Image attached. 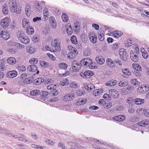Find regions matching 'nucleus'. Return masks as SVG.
I'll list each match as a JSON object with an SVG mask.
<instances>
[{
	"label": "nucleus",
	"mask_w": 149,
	"mask_h": 149,
	"mask_svg": "<svg viewBox=\"0 0 149 149\" xmlns=\"http://www.w3.org/2000/svg\"><path fill=\"white\" fill-rule=\"evenodd\" d=\"M41 91V93L40 95L41 96H42L44 97H45L48 94V92L46 91Z\"/></svg>",
	"instance_id": "nucleus-56"
},
{
	"label": "nucleus",
	"mask_w": 149,
	"mask_h": 149,
	"mask_svg": "<svg viewBox=\"0 0 149 149\" xmlns=\"http://www.w3.org/2000/svg\"><path fill=\"white\" fill-rule=\"evenodd\" d=\"M61 41V40L60 38H56L54 40L52 41L51 45L53 47H56L58 48H59Z\"/></svg>",
	"instance_id": "nucleus-3"
},
{
	"label": "nucleus",
	"mask_w": 149,
	"mask_h": 149,
	"mask_svg": "<svg viewBox=\"0 0 149 149\" xmlns=\"http://www.w3.org/2000/svg\"><path fill=\"white\" fill-rule=\"evenodd\" d=\"M41 91L38 89H35L31 91L30 93L31 95L37 96L40 95Z\"/></svg>",
	"instance_id": "nucleus-19"
},
{
	"label": "nucleus",
	"mask_w": 149,
	"mask_h": 149,
	"mask_svg": "<svg viewBox=\"0 0 149 149\" xmlns=\"http://www.w3.org/2000/svg\"><path fill=\"white\" fill-rule=\"evenodd\" d=\"M133 51H131L130 53V57L132 61L135 62H137L139 59V54L133 53Z\"/></svg>",
	"instance_id": "nucleus-6"
},
{
	"label": "nucleus",
	"mask_w": 149,
	"mask_h": 149,
	"mask_svg": "<svg viewBox=\"0 0 149 149\" xmlns=\"http://www.w3.org/2000/svg\"><path fill=\"white\" fill-rule=\"evenodd\" d=\"M32 40L33 42L36 43L39 42L40 41L38 36H34L32 38Z\"/></svg>",
	"instance_id": "nucleus-44"
},
{
	"label": "nucleus",
	"mask_w": 149,
	"mask_h": 149,
	"mask_svg": "<svg viewBox=\"0 0 149 149\" xmlns=\"http://www.w3.org/2000/svg\"><path fill=\"white\" fill-rule=\"evenodd\" d=\"M21 43L24 44H28L30 42L29 38L26 36H24L22 37L21 40L20 41Z\"/></svg>",
	"instance_id": "nucleus-21"
},
{
	"label": "nucleus",
	"mask_w": 149,
	"mask_h": 149,
	"mask_svg": "<svg viewBox=\"0 0 149 149\" xmlns=\"http://www.w3.org/2000/svg\"><path fill=\"white\" fill-rule=\"evenodd\" d=\"M98 37L100 41H103L104 39V35L102 33H101V32L100 34H99Z\"/></svg>",
	"instance_id": "nucleus-52"
},
{
	"label": "nucleus",
	"mask_w": 149,
	"mask_h": 149,
	"mask_svg": "<svg viewBox=\"0 0 149 149\" xmlns=\"http://www.w3.org/2000/svg\"><path fill=\"white\" fill-rule=\"evenodd\" d=\"M31 6L29 4H27L25 7V12L27 16H29L31 12Z\"/></svg>",
	"instance_id": "nucleus-24"
},
{
	"label": "nucleus",
	"mask_w": 149,
	"mask_h": 149,
	"mask_svg": "<svg viewBox=\"0 0 149 149\" xmlns=\"http://www.w3.org/2000/svg\"><path fill=\"white\" fill-rule=\"evenodd\" d=\"M26 50L29 53L32 54L34 52L35 49L34 47L30 46L27 48Z\"/></svg>",
	"instance_id": "nucleus-34"
},
{
	"label": "nucleus",
	"mask_w": 149,
	"mask_h": 149,
	"mask_svg": "<svg viewBox=\"0 0 149 149\" xmlns=\"http://www.w3.org/2000/svg\"><path fill=\"white\" fill-rule=\"evenodd\" d=\"M70 40L71 42L73 44L75 45L77 44L78 43L77 41L76 37L75 36H72Z\"/></svg>",
	"instance_id": "nucleus-39"
},
{
	"label": "nucleus",
	"mask_w": 149,
	"mask_h": 149,
	"mask_svg": "<svg viewBox=\"0 0 149 149\" xmlns=\"http://www.w3.org/2000/svg\"><path fill=\"white\" fill-rule=\"evenodd\" d=\"M76 55V54L73 52L72 50H70L68 54V57L70 59H74Z\"/></svg>",
	"instance_id": "nucleus-26"
},
{
	"label": "nucleus",
	"mask_w": 149,
	"mask_h": 149,
	"mask_svg": "<svg viewBox=\"0 0 149 149\" xmlns=\"http://www.w3.org/2000/svg\"><path fill=\"white\" fill-rule=\"evenodd\" d=\"M74 97V94L72 93L67 94L63 97V99L65 101H70Z\"/></svg>",
	"instance_id": "nucleus-7"
},
{
	"label": "nucleus",
	"mask_w": 149,
	"mask_h": 149,
	"mask_svg": "<svg viewBox=\"0 0 149 149\" xmlns=\"http://www.w3.org/2000/svg\"><path fill=\"white\" fill-rule=\"evenodd\" d=\"M95 59L97 63L100 65L103 64L105 61V60L103 56H97Z\"/></svg>",
	"instance_id": "nucleus-11"
},
{
	"label": "nucleus",
	"mask_w": 149,
	"mask_h": 149,
	"mask_svg": "<svg viewBox=\"0 0 149 149\" xmlns=\"http://www.w3.org/2000/svg\"><path fill=\"white\" fill-rule=\"evenodd\" d=\"M134 102L136 104L139 105L144 103V99L137 98L134 100Z\"/></svg>",
	"instance_id": "nucleus-27"
},
{
	"label": "nucleus",
	"mask_w": 149,
	"mask_h": 149,
	"mask_svg": "<svg viewBox=\"0 0 149 149\" xmlns=\"http://www.w3.org/2000/svg\"><path fill=\"white\" fill-rule=\"evenodd\" d=\"M90 140L92 141H95L96 142L97 141L99 142V143L100 144H103L105 146H109V144L108 143H106V142H103L102 141H99L98 140H96V141H95V139H93L92 138H90Z\"/></svg>",
	"instance_id": "nucleus-32"
},
{
	"label": "nucleus",
	"mask_w": 149,
	"mask_h": 149,
	"mask_svg": "<svg viewBox=\"0 0 149 149\" xmlns=\"http://www.w3.org/2000/svg\"><path fill=\"white\" fill-rule=\"evenodd\" d=\"M148 86L144 85H142L139 87L138 88V91L140 93H143L147 92L149 90Z\"/></svg>",
	"instance_id": "nucleus-5"
},
{
	"label": "nucleus",
	"mask_w": 149,
	"mask_h": 149,
	"mask_svg": "<svg viewBox=\"0 0 149 149\" xmlns=\"http://www.w3.org/2000/svg\"><path fill=\"white\" fill-rule=\"evenodd\" d=\"M34 5V7L36 9L37 11L39 12H40L42 11L43 6L41 3H39L38 1H35Z\"/></svg>",
	"instance_id": "nucleus-12"
},
{
	"label": "nucleus",
	"mask_w": 149,
	"mask_h": 149,
	"mask_svg": "<svg viewBox=\"0 0 149 149\" xmlns=\"http://www.w3.org/2000/svg\"><path fill=\"white\" fill-rule=\"evenodd\" d=\"M43 81V78L42 77H40L35 80L33 81V82L35 85H37L40 84Z\"/></svg>",
	"instance_id": "nucleus-22"
},
{
	"label": "nucleus",
	"mask_w": 149,
	"mask_h": 149,
	"mask_svg": "<svg viewBox=\"0 0 149 149\" xmlns=\"http://www.w3.org/2000/svg\"><path fill=\"white\" fill-rule=\"evenodd\" d=\"M66 30L67 34L68 35H70L72 33L73 30L71 25H69L68 27H67Z\"/></svg>",
	"instance_id": "nucleus-42"
},
{
	"label": "nucleus",
	"mask_w": 149,
	"mask_h": 149,
	"mask_svg": "<svg viewBox=\"0 0 149 149\" xmlns=\"http://www.w3.org/2000/svg\"><path fill=\"white\" fill-rule=\"evenodd\" d=\"M113 35L114 37L116 38H118L119 37L121 36L123 33H121L120 31H115L113 32Z\"/></svg>",
	"instance_id": "nucleus-40"
},
{
	"label": "nucleus",
	"mask_w": 149,
	"mask_h": 149,
	"mask_svg": "<svg viewBox=\"0 0 149 149\" xmlns=\"http://www.w3.org/2000/svg\"><path fill=\"white\" fill-rule=\"evenodd\" d=\"M94 73L93 71L88 70L86 71V78H90L91 76H93Z\"/></svg>",
	"instance_id": "nucleus-37"
},
{
	"label": "nucleus",
	"mask_w": 149,
	"mask_h": 149,
	"mask_svg": "<svg viewBox=\"0 0 149 149\" xmlns=\"http://www.w3.org/2000/svg\"><path fill=\"white\" fill-rule=\"evenodd\" d=\"M17 36L19 40L20 41L22 37H23L25 36L23 32L22 31H18L17 33Z\"/></svg>",
	"instance_id": "nucleus-25"
},
{
	"label": "nucleus",
	"mask_w": 149,
	"mask_h": 149,
	"mask_svg": "<svg viewBox=\"0 0 149 149\" xmlns=\"http://www.w3.org/2000/svg\"><path fill=\"white\" fill-rule=\"evenodd\" d=\"M56 87H53L52 88V91L51 90V92L52 93V94L54 96L57 95L58 93V90L56 88Z\"/></svg>",
	"instance_id": "nucleus-41"
},
{
	"label": "nucleus",
	"mask_w": 149,
	"mask_h": 149,
	"mask_svg": "<svg viewBox=\"0 0 149 149\" xmlns=\"http://www.w3.org/2000/svg\"><path fill=\"white\" fill-rule=\"evenodd\" d=\"M61 17L63 22H66L68 19V16L66 13H63Z\"/></svg>",
	"instance_id": "nucleus-38"
},
{
	"label": "nucleus",
	"mask_w": 149,
	"mask_h": 149,
	"mask_svg": "<svg viewBox=\"0 0 149 149\" xmlns=\"http://www.w3.org/2000/svg\"><path fill=\"white\" fill-rule=\"evenodd\" d=\"M26 32L29 35L32 34L34 32V28L32 26H29L26 28Z\"/></svg>",
	"instance_id": "nucleus-23"
},
{
	"label": "nucleus",
	"mask_w": 149,
	"mask_h": 149,
	"mask_svg": "<svg viewBox=\"0 0 149 149\" xmlns=\"http://www.w3.org/2000/svg\"><path fill=\"white\" fill-rule=\"evenodd\" d=\"M10 22V19L8 17H6L2 19L0 22L1 26L3 28L8 27Z\"/></svg>",
	"instance_id": "nucleus-2"
},
{
	"label": "nucleus",
	"mask_w": 149,
	"mask_h": 149,
	"mask_svg": "<svg viewBox=\"0 0 149 149\" xmlns=\"http://www.w3.org/2000/svg\"><path fill=\"white\" fill-rule=\"evenodd\" d=\"M98 102L99 104L101 105H104L106 103L105 101L103 99L100 100Z\"/></svg>",
	"instance_id": "nucleus-64"
},
{
	"label": "nucleus",
	"mask_w": 149,
	"mask_h": 149,
	"mask_svg": "<svg viewBox=\"0 0 149 149\" xmlns=\"http://www.w3.org/2000/svg\"><path fill=\"white\" fill-rule=\"evenodd\" d=\"M40 65L43 67L45 68L47 66V63L45 61H42L40 63Z\"/></svg>",
	"instance_id": "nucleus-63"
},
{
	"label": "nucleus",
	"mask_w": 149,
	"mask_h": 149,
	"mask_svg": "<svg viewBox=\"0 0 149 149\" xmlns=\"http://www.w3.org/2000/svg\"><path fill=\"white\" fill-rule=\"evenodd\" d=\"M128 91H129V93L130 91H132L134 89V87L133 86L129 85L127 86L125 88Z\"/></svg>",
	"instance_id": "nucleus-54"
},
{
	"label": "nucleus",
	"mask_w": 149,
	"mask_h": 149,
	"mask_svg": "<svg viewBox=\"0 0 149 149\" xmlns=\"http://www.w3.org/2000/svg\"><path fill=\"white\" fill-rule=\"evenodd\" d=\"M120 92L121 94L122 95H125L129 93L125 88L121 90Z\"/></svg>",
	"instance_id": "nucleus-43"
},
{
	"label": "nucleus",
	"mask_w": 149,
	"mask_h": 149,
	"mask_svg": "<svg viewBox=\"0 0 149 149\" xmlns=\"http://www.w3.org/2000/svg\"><path fill=\"white\" fill-rule=\"evenodd\" d=\"M117 83V81L116 80L111 79L106 82L105 83V85L106 86H112L116 85Z\"/></svg>",
	"instance_id": "nucleus-14"
},
{
	"label": "nucleus",
	"mask_w": 149,
	"mask_h": 149,
	"mask_svg": "<svg viewBox=\"0 0 149 149\" xmlns=\"http://www.w3.org/2000/svg\"><path fill=\"white\" fill-rule=\"evenodd\" d=\"M118 85L119 86L124 87L126 86L127 83L126 82H124L123 81H121L118 83Z\"/></svg>",
	"instance_id": "nucleus-53"
},
{
	"label": "nucleus",
	"mask_w": 149,
	"mask_h": 149,
	"mask_svg": "<svg viewBox=\"0 0 149 149\" xmlns=\"http://www.w3.org/2000/svg\"><path fill=\"white\" fill-rule=\"evenodd\" d=\"M84 88L88 91L91 90L93 88V87H94L92 85H89L87 83L84 84Z\"/></svg>",
	"instance_id": "nucleus-29"
},
{
	"label": "nucleus",
	"mask_w": 149,
	"mask_h": 149,
	"mask_svg": "<svg viewBox=\"0 0 149 149\" xmlns=\"http://www.w3.org/2000/svg\"><path fill=\"white\" fill-rule=\"evenodd\" d=\"M29 22L28 20L26 18H24L22 20V26L24 27L25 26H28L29 25Z\"/></svg>",
	"instance_id": "nucleus-35"
},
{
	"label": "nucleus",
	"mask_w": 149,
	"mask_h": 149,
	"mask_svg": "<svg viewBox=\"0 0 149 149\" xmlns=\"http://www.w3.org/2000/svg\"><path fill=\"white\" fill-rule=\"evenodd\" d=\"M106 62L107 65L111 68H113L116 65L115 63L110 58H107L106 60Z\"/></svg>",
	"instance_id": "nucleus-17"
},
{
	"label": "nucleus",
	"mask_w": 149,
	"mask_h": 149,
	"mask_svg": "<svg viewBox=\"0 0 149 149\" xmlns=\"http://www.w3.org/2000/svg\"><path fill=\"white\" fill-rule=\"evenodd\" d=\"M80 65L78 64L74 60L72 63V68L74 69H78L79 66V67Z\"/></svg>",
	"instance_id": "nucleus-31"
},
{
	"label": "nucleus",
	"mask_w": 149,
	"mask_h": 149,
	"mask_svg": "<svg viewBox=\"0 0 149 149\" xmlns=\"http://www.w3.org/2000/svg\"><path fill=\"white\" fill-rule=\"evenodd\" d=\"M13 10H14V11H11L12 12L15 13L17 14H19L21 12V9L20 7H17V6L14 9V8Z\"/></svg>",
	"instance_id": "nucleus-46"
},
{
	"label": "nucleus",
	"mask_w": 149,
	"mask_h": 149,
	"mask_svg": "<svg viewBox=\"0 0 149 149\" xmlns=\"http://www.w3.org/2000/svg\"><path fill=\"white\" fill-rule=\"evenodd\" d=\"M55 19L53 16H50L49 19V22L51 26L53 29H55L57 26L56 22L55 21Z\"/></svg>",
	"instance_id": "nucleus-10"
},
{
	"label": "nucleus",
	"mask_w": 149,
	"mask_h": 149,
	"mask_svg": "<svg viewBox=\"0 0 149 149\" xmlns=\"http://www.w3.org/2000/svg\"><path fill=\"white\" fill-rule=\"evenodd\" d=\"M134 102V99L132 97H128L127 99L125 100V102L129 104L132 106L133 102Z\"/></svg>",
	"instance_id": "nucleus-33"
},
{
	"label": "nucleus",
	"mask_w": 149,
	"mask_h": 149,
	"mask_svg": "<svg viewBox=\"0 0 149 149\" xmlns=\"http://www.w3.org/2000/svg\"><path fill=\"white\" fill-rule=\"evenodd\" d=\"M3 34L2 36V37L5 40H7L10 37L9 33L7 31H4Z\"/></svg>",
	"instance_id": "nucleus-30"
},
{
	"label": "nucleus",
	"mask_w": 149,
	"mask_h": 149,
	"mask_svg": "<svg viewBox=\"0 0 149 149\" xmlns=\"http://www.w3.org/2000/svg\"><path fill=\"white\" fill-rule=\"evenodd\" d=\"M109 94L114 99H116L119 97V94L118 92L115 90L111 89L109 91Z\"/></svg>",
	"instance_id": "nucleus-8"
},
{
	"label": "nucleus",
	"mask_w": 149,
	"mask_h": 149,
	"mask_svg": "<svg viewBox=\"0 0 149 149\" xmlns=\"http://www.w3.org/2000/svg\"><path fill=\"white\" fill-rule=\"evenodd\" d=\"M16 49L14 48H9L8 49V52L12 54H15L16 52Z\"/></svg>",
	"instance_id": "nucleus-62"
},
{
	"label": "nucleus",
	"mask_w": 149,
	"mask_h": 149,
	"mask_svg": "<svg viewBox=\"0 0 149 149\" xmlns=\"http://www.w3.org/2000/svg\"><path fill=\"white\" fill-rule=\"evenodd\" d=\"M48 10L47 8L45 7V8L44 12H43V14L44 16L45 17H47L48 15L49 12H48Z\"/></svg>",
	"instance_id": "nucleus-57"
},
{
	"label": "nucleus",
	"mask_w": 149,
	"mask_h": 149,
	"mask_svg": "<svg viewBox=\"0 0 149 149\" xmlns=\"http://www.w3.org/2000/svg\"><path fill=\"white\" fill-rule=\"evenodd\" d=\"M59 67L61 69L66 70L67 69L68 67L67 65L64 63H61L59 64L58 65Z\"/></svg>",
	"instance_id": "nucleus-36"
},
{
	"label": "nucleus",
	"mask_w": 149,
	"mask_h": 149,
	"mask_svg": "<svg viewBox=\"0 0 149 149\" xmlns=\"http://www.w3.org/2000/svg\"><path fill=\"white\" fill-rule=\"evenodd\" d=\"M122 71L124 74L127 75H129L131 74L127 69H122Z\"/></svg>",
	"instance_id": "nucleus-49"
},
{
	"label": "nucleus",
	"mask_w": 149,
	"mask_h": 149,
	"mask_svg": "<svg viewBox=\"0 0 149 149\" xmlns=\"http://www.w3.org/2000/svg\"><path fill=\"white\" fill-rule=\"evenodd\" d=\"M91 54V50L90 49H87L84 51L83 53V55L85 56H88Z\"/></svg>",
	"instance_id": "nucleus-50"
},
{
	"label": "nucleus",
	"mask_w": 149,
	"mask_h": 149,
	"mask_svg": "<svg viewBox=\"0 0 149 149\" xmlns=\"http://www.w3.org/2000/svg\"><path fill=\"white\" fill-rule=\"evenodd\" d=\"M119 53L121 59L124 61H126L127 56L126 53V50L123 49H121L119 50Z\"/></svg>",
	"instance_id": "nucleus-4"
},
{
	"label": "nucleus",
	"mask_w": 149,
	"mask_h": 149,
	"mask_svg": "<svg viewBox=\"0 0 149 149\" xmlns=\"http://www.w3.org/2000/svg\"><path fill=\"white\" fill-rule=\"evenodd\" d=\"M38 61L37 58H32L30 59L29 62L31 64H33V65L36 64L38 63Z\"/></svg>",
	"instance_id": "nucleus-47"
},
{
	"label": "nucleus",
	"mask_w": 149,
	"mask_h": 149,
	"mask_svg": "<svg viewBox=\"0 0 149 149\" xmlns=\"http://www.w3.org/2000/svg\"><path fill=\"white\" fill-rule=\"evenodd\" d=\"M93 64L92 60L91 59H88V58H84L81 60L80 61L79 65V67L78 68H80L81 66H86L90 68H95L94 66H93Z\"/></svg>",
	"instance_id": "nucleus-1"
},
{
	"label": "nucleus",
	"mask_w": 149,
	"mask_h": 149,
	"mask_svg": "<svg viewBox=\"0 0 149 149\" xmlns=\"http://www.w3.org/2000/svg\"><path fill=\"white\" fill-rule=\"evenodd\" d=\"M131 51H133V52H132V53H135L136 54H139V48L138 47H135V48L134 50H131Z\"/></svg>",
	"instance_id": "nucleus-61"
},
{
	"label": "nucleus",
	"mask_w": 149,
	"mask_h": 149,
	"mask_svg": "<svg viewBox=\"0 0 149 149\" xmlns=\"http://www.w3.org/2000/svg\"><path fill=\"white\" fill-rule=\"evenodd\" d=\"M130 81L131 84L134 85H136L138 83L137 80L135 79H131Z\"/></svg>",
	"instance_id": "nucleus-58"
},
{
	"label": "nucleus",
	"mask_w": 149,
	"mask_h": 149,
	"mask_svg": "<svg viewBox=\"0 0 149 149\" xmlns=\"http://www.w3.org/2000/svg\"><path fill=\"white\" fill-rule=\"evenodd\" d=\"M137 124L141 127H145L149 124V121L147 120H144L139 122Z\"/></svg>",
	"instance_id": "nucleus-18"
},
{
	"label": "nucleus",
	"mask_w": 149,
	"mask_h": 149,
	"mask_svg": "<svg viewBox=\"0 0 149 149\" xmlns=\"http://www.w3.org/2000/svg\"><path fill=\"white\" fill-rule=\"evenodd\" d=\"M17 72L15 70L9 71L6 75L7 78H13L16 76Z\"/></svg>",
	"instance_id": "nucleus-13"
},
{
	"label": "nucleus",
	"mask_w": 149,
	"mask_h": 149,
	"mask_svg": "<svg viewBox=\"0 0 149 149\" xmlns=\"http://www.w3.org/2000/svg\"><path fill=\"white\" fill-rule=\"evenodd\" d=\"M3 7L2 9L3 13L5 14H7L8 11L7 6L5 4L3 6Z\"/></svg>",
	"instance_id": "nucleus-48"
},
{
	"label": "nucleus",
	"mask_w": 149,
	"mask_h": 149,
	"mask_svg": "<svg viewBox=\"0 0 149 149\" xmlns=\"http://www.w3.org/2000/svg\"><path fill=\"white\" fill-rule=\"evenodd\" d=\"M125 45V47H129L133 45V43L132 42V40H130L126 41Z\"/></svg>",
	"instance_id": "nucleus-51"
},
{
	"label": "nucleus",
	"mask_w": 149,
	"mask_h": 149,
	"mask_svg": "<svg viewBox=\"0 0 149 149\" xmlns=\"http://www.w3.org/2000/svg\"><path fill=\"white\" fill-rule=\"evenodd\" d=\"M7 63L10 65H14L16 62V59L13 57H9L7 60Z\"/></svg>",
	"instance_id": "nucleus-15"
},
{
	"label": "nucleus",
	"mask_w": 149,
	"mask_h": 149,
	"mask_svg": "<svg viewBox=\"0 0 149 149\" xmlns=\"http://www.w3.org/2000/svg\"><path fill=\"white\" fill-rule=\"evenodd\" d=\"M113 119L116 121H121L125 120V117L123 115H119L114 116Z\"/></svg>",
	"instance_id": "nucleus-16"
},
{
	"label": "nucleus",
	"mask_w": 149,
	"mask_h": 149,
	"mask_svg": "<svg viewBox=\"0 0 149 149\" xmlns=\"http://www.w3.org/2000/svg\"><path fill=\"white\" fill-rule=\"evenodd\" d=\"M9 6L10 11H13L14 8L17 7V3L15 0H9Z\"/></svg>",
	"instance_id": "nucleus-9"
},
{
	"label": "nucleus",
	"mask_w": 149,
	"mask_h": 149,
	"mask_svg": "<svg viewBox=\"0 0 149 149\" xmlns=\"http://www.w3.org/2000/svg\"><path fill=\"white\" fill-rule=\"evenodd\" d=\"M87 102V100L86 99H84V100H79L78 102V104L79 103V105L84 104L85 103Z\"/></svg>",
	"instance_id": "nucleus-55"
},
{
	"label": "nucleus",
	"mask_w": 149,
	"mask_h": 149,
	"mask_svg": "<svg viewBox=\"0 0 149 149\" xmlns=\"http://www.w3.org/2000/svg\"><path fill=\"white\" fill-rule=\"evenodd\" d=\"M37 69V68L36 65H32L29 66L27 69V70L32 72H34Z\"/></svg>",
	"instance_id": "nucleus-20"
},
{
	"label": "nucleus",
	"mask_w": 149,
	"mask_h": 149,
	"mask_svg": "<svg viewBox=\"0 0 149 149\" xmlns=\"http://www.w3.org/2000/svg\"><path fill=\"white\" fill-rule=\"evenodd\" d=\"M133 68L135 70L138 71H141V66L137 64H134L132 65Z\"/></svg>",
	"instance_id": "nucleus-28"
},
{
	"label": "nucleus",
	"mask_w": 149,
	"mask_h": 149,
	"mask_svg": "<svg viewBox=\"0 0 149 149\" xmlns=\"http://www.w3.org/2000/svg\"><path fill=\"white\" fill-rule=\"evenodd\" d=\"M24 82L25 83V82L27 84H30L32 82V81L31 80V77H28L25 79V81Z\"/></svg>",
	"instance_id": "nucleus-60"
},
{
	"label": "nucleus",
	"mask_w": 149,
	"mask_h": 149,
	"mask_svg": "<svg viewBox=\"0 0 149 149\" xmlns=\"http://www.w3.org/2000/svg\"><path fill=\"white\" fill-rule=\"evenodd\" d=\"M97 37L96 35H94L92 36L90 38V41L93 43H95L96 42Z\"/></svg>",
	"instance_id": "nucleus-45"
},
{
	"label": "nucleus",
	"mask_w": 149,
	"mask_h": 149,
	"mask_svg": "<svg viewBox=\"0 0 149 149\" xmlns=\"http://www.w3.org/2000/svg\"><path fill=\"white\" fill-rule=\"evenodd\" d=\"M8 44L9 45L13 46H14L15 44L14 40L12 39L8 41Z\"/></svg>",
	"instance_id": "nucleus-59"
}]
</instances>
